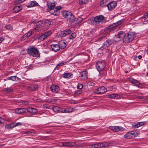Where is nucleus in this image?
I'll list each match as a JSON object with an SVG mask.
<instances>
[{
    "label": "nucleus",
    "mask_w": 148,
    "mask_h": 148,
    "mask_svg": "<svg viewBox=\"0 0 148 148\" xmlns=\"http://www.w3.org/2000/svg\"><path fill=\"white\" fill-rule=\"evenodd\" d=\"M99 40L105 41L102 46L99 49L98 51L101 54L103 52L102 51L104 49H108V47L112 44H114L117 42V40L113 38H108L105 35H103L99 38Z\"/></svg>",
    "instance_id": "obj_1"
},
{
    "label": "nucleus",
    "mask_w": 148,
    "mask_h": 148,
    "mask_svg": "<svg viewBox=\"0 0 148 148\" xmlns=\"http://www.w3.org/2000/svg\"><path fill=\"white\" fill-rule=\"evenodd\" d=\"M56 2L53 3L47 2V5L48 8V11L54 15L58 16L60 14V10L62 9V7L61 6L56 7Z\"/></svg>",
    "instance_id": "obj_2"
},
{
    "label": "nucleus",
    "mask_w": 148,
    "mask_h": 148,
    "mask_svg": "<svg viewBox=\"0 0 148 148\" xmlns=\"http://www.w3.org/2000/svg\"><path fill=\"white\" fill-rule=\"evenodd\" d=\"M106 18L102 15L97 16L94 18L90 19L89 21V24L92 25H96L105 23L106 21Z\"/></svg>",
    "instance_id": "obj_3"
},
{
    "label": "nucleus",
    "mask_w": 148,
    "mask_h": 148,
    "mask_svg": "<svg viewBox=\"0 0 148 148\" xmlns=\"http://www.w3.org/2000/svg\"><path fill=\"white\" fill-rule=\"evenodd\" d=\"M135 37L136 35L134 32L125 33V36L123 39V41L125 43H128L133 40Z\"/></svg>",
    "instance_id": "obj_4"
},
{
    "label": "nucleus",
    "mask_w": 148,
    "mask_h": 148,
    "mask_svg": "<svg viewBox=\"0 0 148 148\" xmlns=\"http://www.w3.org/2000/svg\"><path fill=\"white\" fill-rule=\"evenodd\" d=\"M27 53L29 55L32 56L34 57H40V53L38 50L34 47L28 48L27 50Z\"/></svg>",
    "instance_id": "obj_5"
},
{
    "label": "nucleus",
    "mask_w": 148,
    "mask_h": 148,
    "mask_svg": "<svg viewBox=\"0 0 148 148\" xmlns=\"http://www.w3.org/2000/svg\"><path fill=\"white\" fill-rule=\"evenodd\" d=\"M106 64L104 60L98 61L96 64V66L99 72L102 71L105 67Z\"/></svg>",
    "instance_id": "obj_6"
},
{
    "label": "nucleus",
    "mask_w": 148,
    "mask_h": 148,
    "mask_svg": "<svg viewBox=\"0 0 148 148\" xmlns=\"http://www.w3.org/2000/svg\"><path fill=\"white\" fill-rule=\"evenodd\" d=\"M71 32V31L70 29H67L58 32L57 33V35L59 38H62L70 34Z\"/></svg>",
    "instance_id": "obj_7"
},
{
    "label": "nucleus",
    "mask_w": 148,
    "mask_h": 148,
    "mask_svg": "<svg viewBox=\"0 0 148 148\" xmlns=\"http://www.w3.org/2000/svg\"><path fill=\"white\" fill-rule=\"evenodd\" d=\"M52 33V31L51 30H48L45 32L39 37L38 40L40 41H42L47 38Z\"/></svg>",
    "instance_id": "obj_8"
},
{
    "label": "nucleus",
    "mask_w": 148,
    "mask_h": 148,
    "mask_svg": "<svg viewBox=\"0 0 148 148\" xmlns=\"http://www.w3.org/2000/svg\"><path fill=\"white\" fill-rule=\"evenodd\" d=\"M128 80L132 84H134L136 86L142 88L143 85L139 81L136 80L132 77H129L128 78Z\"/></svg>",
    "instance_id": "obj_9"
},
{
    "label": "nucleus",
    "mask_w": 148,
    "mask_h": 148,
    "mask_svg": "<svg viewBox=\"0 0 148 148\" xmlns=\"http://www.w3.org/2000/svg\"><path fill=\"white\" fill-rule=\"evenodd\" d=\"M125 33L122 31H120L118 32L117 34L115 35L114 38H115V40H117V42L119 40H121L123 39L124 36H125Z\"/></svg>",
    "instance_id": "obj_10"
},
{
    "label": "nucleus",
    "mask_w": 148,
    "mask_h": 148,
    "mask_svg": "<svg viewBox=\"0 0 148 148\" xmlns=\"http://www.w3.org/2000/svg\"><path fill=\"white\" fill-rule=\"evenodd\" d=\"M106 89L105 87L102 86L95 89L94 91V92L98 94H103L106 92Z\"/></svg>",
    "instance_id": "obj_11"
},
{
    "label": "nucleus",
    "mask_w": 148,
    "mask_h": 148,
    "mask_svg": "<svg viewBox=\"0 0 148 148\" xmlns=\"http://www.w3.org/2000/svg\"><path fill=\"white\" fill-rule=\"evenodd\" d=\"M51 22L48 20H46L42 24L41 26L44 30L48 29L51 25Z\"/></svg>",
    "instance_id": "obj_12"
},
{
    "label": "nucleus",
    "mask_w": 148,
    "mask_h": 148,
    "mask_svg": "<svg viewBox=\"0 0 148 148\" xmlns=\"http://www.w3.org/2000/svg\"><path fill=\"white\" fill-rule=\"evenodd\" d=\"M117 4L116 1H112L109 3L107 6L108 10H112L116 6Z\"/></svg>",
    "instance_id": "obj_13"
},
{
    "label": "nucleus",
    "mask_w": 148,
    "mask_h": 148,
    "mask_svg": "<svg viewBox=\"0 0 148 148\" xmlns=\"http://www.w3.org/2000/svg\"><path fill=\"white\" fill-rule=\"evenodd\" d=\"M102 143H98L88 146V148H101L103 147Z\"/></svg>",
    "instance_id": "obj_14"
},
{
    "label": "nucleus",
    "mask_w": 148,
    "mask_h": 148,
    "mask_svg": "<svg viewBox=\"0 0 148 148\" xmlns=\"http://www.w3.org/2000/svg\"><path fill=\"white\" fill-rule=\"evenodd\" d=\"M123 21H119L116 24H113L112 25L108 27V28L110 29L114 27H118L119 28L122 26L123 25Z\"/></svg>",
    "instance_id": "obj_15"
},
{
    "label": "nucleus",
    "mask_w": 148,
    "mask_h": 148,
    "mask_svg": "<svg viewBox=\"0 0 148 148\" xmlns=\"http://www.w3.org/2000/svg\"><path fill=\"white\" fill-rule=\"evenodd\" d=\"M15 112L18 114L27 113V108H17L15 110Z\"/></svg>",
    "instance_id": "obj_16"
},
{
    "label": "nucleus",
    "mask_w": 148,
    "mask_h": 148,
    "mask_svg": "<svg viewBox=\"0 0 148 148\" xmlns=\"http://www.w3.org/2000/svg\"><path fill=\"white\" fill-rule=\"evenodd\" d=\"M110 129L116 132H117L119 131H122L124 130V129L123 127L119 126H113L111 127Z\"/></svg>",
    "instance_id": "obj_17"
},
{
    "label": "nucleus",
    "mask_w": 148,
    "mask_h": 148,
    "mask_svg": "<svg viewBox=\"0 0 148 148\" xmlns=\"http://www.w3.org/2000/svg\"><path fill=\"white\" fill-rule=\"evenodd\" d=\"M37 109L31 107L27 108V113L29 112L32 115L35 114L37 112Z\"/></svg>",
    "instance_id": "obj_18"
},
{
    "label": "nucleus",
    "mask_w": 148,
    "mask_h": 148,
    "mask_svg": "<svg viewBox=\"0 0 148 148\" xmlns=\"http://www.w3.org/2000/svg\"><path fill=\"white\" fill-rule=\"evenodd\" d=\"M135 134L134 132H129L127 133L124 136L125 138L128 139L132 138L135 137Z\"/></svg>",
    "instance_id": "obj_19"
},
{
    "label": "nucleus",
    "mask_w": 148,
    "mask_h": 148,
    "mask_svg": "<svg viewBox=\"0 0 148 148\" xmlns=\"http://www.w3.org/2000/svg\"><path fill=\"white\" fill-rule=\"evenodd\" d=\"M76 33L75 32L73 33L69 37L65 39L64 41H66V42L68 43L69 42L70 39L73 40L76 37Z\"/></svg>",
    "instance_id": "obj_20"
},
{
    "label": "nucleus",
    "mask_w": 148,
    "mask_h": 148,
    "mask_svg": "<svg viewBox=\"0 0 148 148\" xmlns=\"http://www.w3.org/2000/svg\"><path fill=\"white\" fill-rule=\"evenodd\" d=\"M76 19H77V18H75V16L71 13V15H70L66 18L67 20L71 23H73L75 21Z\"/></svg>",
    "instance_id": "obj_21"
},
{
    "label": "nucleus",
    "mask_w": 148,
    "mask_h": 148,
    "mask_svg": "<svg viewBox=\"0 0 148 148\" xmlns=\"http://www.w3.org/2000/svg\"><path fill=\"white\" fill-rule=\"evenodd\" d=\"M52 50L55 52H56L60 50V48L58 44H52L50 45Z\"/></svg>",
    "instance_id": "obj_22"
},
{
    "label": "nucleus",
    "mask_w": 148,
    "mask_h": 148,
    "mask_svg": "<svg viewBox=\"0 0 148 148\" xmlns=\"http://www.w3.org/2000/svg\"><path fill=\"white\" fill-rule=\"evenodd\" d=\"M51 91L53 92H57L60 90L59 87L56 85H52L50 87Z\"/></svg>",
    "instance_id": "obj_23"
},
{
    "label": "nucleus",
    "mask_w": 148,
    "mask_h": 148,
    "mask_svg": "<svg viewBox=\"0 0 148 148\" xmlns=\"http://www.w3.org/2000/svg\"><path fill=\"white\" fill-rule=\"evenodd\" d=\"M144 124L145 123L144 122H140L133 123L132 124V126L133 128H137L141 126H143Z\"/></svg>",
    "instance_id": "obj_24"
},
{
    "label": "nucleus",
    "mask_w": 148,
    "mask_h": 148,
    "mask_svg": "<svg viewBox=\"0 0 148 148\" xmlns=\"http://www.w3.org/2000/svg\"><path fill=\"white\" fill-rule=\"evenodd\" d=\"M23 8V7L21 5L15 6L13 9V12L16 13L19 12Z\"/></svg>",
    "instance_id": "obj_25"
},
{
    "label": "nucleus",
    "mask_w": 148,
    "mask_h": 148,
    "mask_svg": "<svg viewBox=\"0 0 148 148\" xmlns=\"http://www.w3.org/2000/svg\"><path fill=\"white\" fill-rule=\"evenodd\" d=\"M38 3L35 1L29 2L27 4V7H31L38 5Z\"/></svg>",
    "instance_id": "obj_26"
},
{
    "label": "nucleus",
    "mask_w": 148,
    "mask_h": 148,
    "mask_svg": "<svg viewBox=\"0 0 148 148\" xmlns=\"http://www.w3.org/2000/svg\"><path fill=\"white\" fill-rule=\"evenodd\" d=\"M81 77L83 79H86L88 78V72L86 71H83L80 74Z\"/></svg>",
    "instance_id": "obj_27"
},
{
    "label": "nucleus",
    "mask_w": 148,
    "mask_h": 148,
    "mask_svg": "<svg viewBox=\"0 0 148 148\" xmlns=\"http://www.w3.org/2000/svg\"><path fill=\"white\" fill-rule=\"evenodd\" d=\"M66 41H60L59 42V46L60 48H61L62 49H64L66 46Z\"/></svg>",
    "instance_id": "obj_28"
},
{
    "label": "nucleus",
    "mask_w": 148,
    "mask_h": 148,
    "mask_svg": "<svg viewBox=\"0 0 148 148\" xmlns=\"http://www.w3.org/2000/svg\"><path fill=\"white\" fill-rule=\"evenodd\" d=\"M19 79V78L16 76H12L8 77L7 79H4V81H5L6 80H10L13 81H16L17 80H18Z\"/></svg>",
    "instance_id": "obj_29"
},
{
    "label": "nucleus",
    "mask_w": 148,
    "mask_h": 148,
    "mask_svg": "<svg viewBox=\"0 0 148 148\" xmlns=\"http://www.w3.org/2000/svg\"><path fill=\"white\" fill-rule=\"evenodd\" d=\"M73 144L74 143L73 142H64L63 143V145L66 147H73Z\"/></svg>",
    "instance_id": "obj_30"
},
{
    "label": "nucleus",
    "mask_w": 148,
    "mask_h": 148,
    "mask_svg": "<svg viewBox=\"0 0 148 148\" xmlns=\"http://www.w3.org/2000/svg\"><path fill=\"white\" fill-rule=\"evenodd\" d=\"M73 75V74H72L68 73H65L62 75L63 77L65 78H71Z\"/></svg>",
    "instance_id": "obj_31"
},
{
    "label": "nucleus",
    "mask_w": 148,
    "mask_h": 148,
    "mask_svg": "<svg viewBox=\"0 0 148 148\" xmlns=\"http://www.w3.org/2000/svg\"><path fill=\"white\" fill-rule=\"evenodd\" d=\"M108 2L107 0H102L100 2V5L102 7L106 6H107L108 4Z\"/></svg>",
    "instance_id": "obj_32"
},
{
    "label": "nucleus",
    "mask_w": 148,
    "mask_h": 148,
    "mask_svg": "<svg viewBox=\"0 0 148 148\" xmlns=\"http://www.w3.org/2000/svg\"><path fill=\"white\" fill-rule=\"evenodd\" d=\"M71 13L69 12L65 11L62 12V14L63 16L66 19L69 16V15H71Z\"/></svg>",
    "instance_id": "obj_33"
},
{
    "label": "nucleus",
    "mask_w": 148,
    "mask_h": 148,
    "mask_svg": "<svg viewBox=\"0 0 148 148\" xmlns=\"http://www.w3.org/2000/svg\"><path fill=\"white\" fill-rule=\"evenodd\" d=\"M5 128L8 129H11L15 127L14 126V123H12L8 125H5Z\"/></svg>",
    "instance_id": "obj_34"
},
{
    "label": "nucleus",
    "mask_w": 148,
    "mask_h": 148,
    "mask_svg": "<svg viewBox=\"0 0 148 148\" xmlns=\"http://www.w3.org/2000/svg\"><path fill=\"white\" fill-rule=\"evenodd\" d=\"M42 21H40L39 22V24H36V26L35 25H34V29L36 30H38V29L39 27H40V26H41Z\"/></svg>",
    "instance_id": "obj_35"
},
{
    "label": "nucleus",
    "mask_w": 148,
    "mask_h": 148,
    "mask_svg": "<svg viewBox=\"0 0 148 148\" xmlns=\"http://www.w3.org/2000/svg\"><path fill=\"white\" fill-rule=\"evenodd\" d=\"M32 34V31H30L27 33H26L23 36V38H28Z\"/></svg>",
    "instance_id": "obj_36"
},
{
    "label": "nucleus",
    "mask_w": 148,
    "mask_h": 148,
    "mask_svg": "<svg viewBox=\"0 0 148 148\" xmlns=\"http://www.w3.org/2000/svg\"><path fill=\"white\" fill-rule=\"evenodd\" d=\"M52 109L55 112H58L60 111V108L57 106H53Z\"/></svg>",
    "instance_id": "obj_37"
},
{
    "label": "nucleus",
    "mask_w": 148,
    "mask_h": 148,
    "mask_svg": "<svg viewBox=\"0 0 148 148\" xmlns=\"http://www.w3.org/2000/svg\"><path fill=\"white\" fill-rule=\"evenodd\" d=\"M74 110V108L69 107V108L66 109L65 110L66 113H70L73 112Z\"/></svg>",
    "instance_id": "obj_38"
},
{
    "label": "nucleus",
    "mask_w": 148,
    "mask_h": 148,
    "mask_svg": "<svg viewBox=\"0 0 148 148\" xmlns=\"http://www.w3.org/2000/svg\"><path fill=\"white\" fill-rule=\"evenodd\" d=\"M89 1V0H79V3L80 5L86 4Z\"/></svg>",
    "instance_id": "obj_39"
},
{
    "label": "nucleus",
    "mask_w": 148,
    "mask_h": 148,
    "mask_svg": "<svg viewBox=\"0 0 148 148\" xmlns=\"http://www.w3.org/2000/svg\"><path fill=\"white\" fill-rule=\"evenodd\" d=\"M102 144L103 147H107L108 146H111V143H109L108 142H102Z\"/></svg>",
    "instance_id": "obj_40"
},
{
    "label": "nucleus",
    "mask_w": 148,
    "mask_h": 148,
    "mask_svg": "<svg viewBox=\"0 0 148 148\" xmlns=\"http://www.w3.org/2000/svg\"><path fill=\"white\" fill-rule=\"evenodd\" d=\"M74 144H73V147H78L81 146L82 145L80 143H76L75 142H73Z\"/></svg>",
    "instance_id": "obj_41"
},
{
    "label": "nucleus",
    "mask_w": 148,
    "mask_h": 148,
    "mask_svg": "<svg viewBox=\"0 0 148 148\" xmlns=\"http://www.w3.org/2000/svg\"><path fill=\"white\" fill-rule=\"evenodd\" d=\"M4 28L10 30H12V27L9 25H6L5 26Z\"/></svg>",
    "instance_id": "obj_42"
},
{
    "label": "nucleus",
    "mask_w": 148,
    "mask_h": 148,
    "mask_svg": "<svg viewBox=\"0 0 148 148\" xmlns=\"http://www.w3.org/2000/svg\"><path fill=\"white\" fill-rule=\"evenodd\" d=\"M48 101L49 103H55L56 101V100L54 99H49L48 100Z\"/></svg>",
    "instance_id": "obj_43"
},
{
    "label": "nucleus",
    "mask_w": 148,
    "mask_h": 148,
    "mask_svg": "<svg viewBox=\"0 0 148 148\" xmlns=\"http://www.w3.org/2000/svg\"><path fill=\"white\" fill-rule=\"evenodd\" d=\"M23 2V1L22 0H16L14 2V5H17V4H19Z\"/></svg>",
    "instance_id": "obj_44"
},
{
    "label": "nucleus",
    "mask_w": 148,
    "mask_h": 148,
    "mask_svg": "<svg viewBox=\"0 0 148 148\" xmlns=\"http://www.w3.org/2000/svg\"><path fill=\"white\" fill-rule=\"evenodd\" d=\"M87 85L88 86H94L95 85V84L92 82H88L87 83Z\"/></svg>",
    "instance_id": "obj_45"
},
{
    "label": "nucleus",
    "mask_w": 148,
    "mask_h": 148,
    "mask_svg": "<svg viewBox=\"0 0 148 148\" xmlns=\"http://www.w3.org/2000/svg\"><path fill=\"white\" fill-rule=\"evenodd\" d=\"M114 99H118L120 98V96L118 94H113Z\"/></svg>",
    "instance_id": "obj_46"
},
{
    "label": "nucleus",
    "mask_w": 148,
    "mask_h": 148,
    "mask_svg": "<svg viewBox=\"0 0 148 148\" xmlns=\"http://www.w3.org/2000/svg\"><path fill=\"white\" fill-rule=\"evenodd\" d=\"M77 87V88L81 89L83 88V85L82 84H78Z\"/></svg>",
    "instance_id": "obj_47"
},
{
    "label": "nucleus",
    "mask_w": 148,
    "mask_h": 148,
    "mask_svg": "<svg viewBox=\"0 0 148 148\" xmlns=\"http://www.w3.org/2000/svg\"><path fill=\"white\" fill-rule=\"evenodd\" d=\"M32 130V131H27V134L29 135H32L34 133L33 130Z\"/></svg>",
    "instance_id": "obj_48"
},
{
    "label": "nucleus",
    "mask_w": 148,
    "mask_h": 148,
    "mask_svg": "<svg viewBox=\"0 0 148 148\" xmlns=\"http://www.w3.org/2000/svg\"><path fill=\"white\" fill-rule=\"evenodd\" d=\"M143 17L145 18H148V10L144 14Z\"/></svg>",
    "instance_id": "obj_49"
},
{
    "label": "nucleus",
    "mask_w": 148,
    "mask_h": 148,
    "mask_svg": "<svg viewBox=\"0 0 148 148\" xmlns=\"http://www.w3.org/2000/svg\"><path fill=\"white\" fill-rule=\"evenodd\" d=\"M66 63V62H62L59 64H58L57 65L56 67L59 66H62L64 65H65Z\"/></svg>",
    "instance_id": "obj_50"
},
{
    "label": "nucleus",
    "mask_w": 148,
    "mask_h": 148,
    "mask_svg": "<svg viewBox=\"0 0 148 148\" xmlns=\"http://www.w3.org/2000/svg\"><path fill=\"white\" fill-rule=\"evenodd\" d=\"M82 90H77L75 92L76 94L77 95H79L81 94L82 93Z\"/></svg>",
    "instance_id": "obj_51"
},
{
    "label": "nucleus",
    "mask_w": 148,
    "mask_h": 148,
    "mask_svg": "<svg viewBox=\"0 0 148 148\" xmlns=\"http://www.w3.org/2000/svg\"><path fill=\"white\" fill-rule=\"evenodd\" d=\"M22 125V123L20 122L16 123L15 124L14 123V126H15V127L19 125Z\"/></svg>",
    "instance_id": "obj_52"
},
{
    "label": "nucleus",
    "mask_w": 148,
    "mask_h": 148,
    "mask_svg": "<svg viewBox=\"0 0 148 148\" xmlns=\"http://www.w3.org/2000/svg\"><path fill=\"white\" fill-rule=\"evenodd\" d=\"M33 87L34 88V89L35 90H36V89H37V88L38 87V85L36 84H34L33 85Z\"/></svg>",
    "instance_id": "obj_53"
},
{
    "label": "nucleus",
    "mask_w": 148,
    "mask_h": 148,
    "mask_svg": "<svg viewBox=\"0 0 148 148\" xmlns=\"http://www.w3.org/2000/svg\"><path fill=\"white\" fill-rule=\"evenodd\" d=\"M22 103L25 105H27L29 103V102L28 101H23L22 102Z\"/></svg>",
    "instance_id": "obj_54"
},
{
    "label": "nucleus",
    "mask_w": 148,
    "mask_h": 148,
    "mask_svg": "<svg viewBox=\"0 0 148 148\" xmlns=\"http://www.w3.org/2000/svg\"><path fill=\"white\" fill-rule=\"evenodd\" d=\"M108 97L109 98L111 99H114V96L113 94H110L108 95Z\"/></svg>",
    "instance_id": "obj_55"
},
{
    "label": "nucleus",
    "mask_w": 148,
    "mask_h": 148,
    "mask_svg": "<svg viewBox=\"0 0 148 148\" xmlns=\"http://www.w3.org/2000/svg\"><path fill=\"white\" fill-rule=\"evenodd\" d=\"M13 90L12 89L8 88L7 89V92H13Z\"/></svg>",
    "instance_id": "obj_56"
},
{
    "label": "nucleus",
    "mask_w": 148,
    "mask_h": 148,
    "mask_svg": "<svg viewBox=\"0 0 148 148\" xmlns=\"http://www.w3.org/2000/svg\"><path fill=\"white\" fill-rule=\"evenodd\" d=\"M48 105L47 104H45L43 105V107L44 108H48Z\"/></svg>",
    "instance_id": "obj_57"
},
{
    "label": "nucleus",
    "mask_w": 148,
    "mask_h": 148,
    "mask_svg": "<svg viewBox=\"0 0 148 148\" xmlns=\"http://www.w3.org/2000/svg\"><path fill=\"white\" fill-rule=\"evenodd\" d=\"M66 109H62L60 110V112L62 113H66V112H65Z\"/></svg>",
    "instance_id": "obj_58"
},
{
    "label": "nucleus",
    "mask_w": 148,
    "mask_h": 148,
    "mask_svg": "<svg viewBox=\"0 0 148 148\" xmlns=\"http://www.w3.org/2000/svg\"><path fill=\"white\" fill-rule=\"evenodd\" d=\"M4 40V38L3 37L1 38V43Z\"/></svg>",
    "instance_id": "obj_59"
},
{
    "label": "nucleus",
    "mask_w": 148,
    "mask_h": 148,
    "mask_svg": "<svg viewBox=\"0 0 148 148\" xmlns=\"http://www.w3.org/2000/svg\"><path fill=\"white\" fill-rule=\"evenodd\" d=\"M27 131H23L22 132V134H27Z\"/></svg>",
    "instance_id": "obj_60"
},
{
    "label": "nucleus",
    "mask_w": 148,
    "mask_h": 148,
    "mask_svg": "<svg viewBox=\"0 0 148 148\" xmlns=\"http://www.w3.org/2000/svg\"><path fill=\"white\" fill-rule=\"evenodd\" d=\"M138 58L139 59H141L142 58V56L141 55H139L138 56Z\"/></svg>",
    "instance_id": "obj_61"
},
{
    "label": "nucleus",
    "mask_w": 148,
    "mask_h": 148,
    "mask_svg": "<svg viewBox=\"0 0 148 148\" xmlns=\"http://www.w3.org/2000/svg\"><path fill=\"white\" fill-rule=\"evenodd\" d=\"M101 73H100L99 72V78H100L101 76Z\"/></svg>",
    "instance_id": "obj_62"
},
{
    "label": "nucleus",
    "mask_w": 148,
    "mask_h": 148,
    "mask_svg": "<svg viewBox=\"0 0 148 148\" xmlns=\"http://www.w3.org/2000/svg\"><path fill=\"white\" fill-rule=\"evenodd\" d=\"M3 119L1 117V122H0V123H1V124L2 123V121H2V120H3Z\"/></svg>",
    "instance_id": "obj_63"
},
{
    "label": "nucleus",
    "mask_w": 148,
    "mask_h": 148,
    "mask_svg": "<svg viewBox=\"0 0 148 148\" xmlns=\"http://www.w3.org/2000/svg\"><path fill=\"white\" fill-rule=\"evenodd\" d=\"M138 99H142V98H143V97L139 96H138Z\"/></svg>",
    "instance_id": "obj_64"
}]
</instances>
